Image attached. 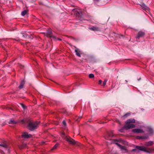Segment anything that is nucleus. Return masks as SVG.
I'll return each instance as SVG.
<instances>
[{"label":"nucleus","mask_w":154,"mask_h":154,"mask_svg":"<svg viewBox=\"0 0 154 154\" xmlns=\"http://www.w3.org/2000/svg\"><path fill=\"white\" fill-rule=\"evenodd\" d=\"M62 124L63 125L65 126L64 127L65 128H66V122L65 121V120L63 121L62 122Z\"/></svg>","instance_id":"bb28decb"},{"label":"nucleus","mask_w":154,"mask_h":154,"mask_svg":"<svg viewBox=\"0 0 154 154\" xmlns=\"http://www.w3.org/2000/svg\"><path fill=\"white\" fill-rule=\"evenodd\" d=\"M23 36L25 38H27L28 37V36L27 34L24 33H23Z\"/></svg>","instance_id":"7c9ffc66"},{"label":"nucleus","mask_w":154,"mask_h":154,"mask_svg":"<svg viewBox=\"0 0 154 154\" xmlns=\"http://www.w3.org/2000/svg\"><path fill=\"white\" fill-rule=\"evenodd\" d=\"M135 122V120L134 119H130L127 120L126 122L128 123H134Z\"/></svg>","instance_id":"dca6fc26"},{"label":"nucleus","mask_w":154,"mask_h":154,"mask_svg":"<svg viewBox=\"0 0 154 154\" xmlns=\"http://www.w3.org/2000/svg\"><path fill=\"white\" fill-rule=\"evenodd\" d=\"M105 138L106 139H108L106 137V136H105Z\"/></svg>","instance_id":"a19ab883"},{"label":"nucleus","mask_w":154,"mask_h":154,"mask_svg":"<svg viewBox=\"0 0 154 154\" xmlns=\"http://www.w3.org/2000/svg\"><path fill=\"white\" fill-rule=\"evenodd\" d=\"M82 117V116L79 117L77 119H76V121L78 122H79L80 121Z\"/></svg>","instance_id":"c85d7f7f"},{"label":"nucleus","mask_w":154,"mask_h":154,"mask_svg":"<svg viewBox=\"0 0 154 154\" xmlns=\"http://www.w3.org/2000/svg\"><path fill=\"white\" fill-rule=\"evenodd\" d=\"M89 77L90 78H92L94 77V75L93 74L91 73L89 75Z\"/></svg>","instance_id":"a878e982"},{"label":"nucleus","mask_w":154,"mask_h":154,"mask_svg":"<svg viewBox=\"0 0 154 154\" xmlns=\"http://www.w3.org/2000/svg\"><path fill=\"white\" fill-rule=\"evenodd\" d=\"M106 135H107V137H112L114 135L113 131H110L107 132Z\"/></svg>","instance_id":"f8f14e48"},{"label":"nucleus","mask_w":154,"mask_h":154,"mask_svg":"<svg viewBox=\"0 0 154 154\" xmlns=\"http://www.w3.org/2000/svg\"><path fill=\"white\" fill-rule=\"evenodd\" d=\"M136 149L140 150L145 151L147 152H150L153 151V150L150 148H147L148 150H146V148L143 146H136Z\"/></svg>","instance_id":"f03ea898"},{"label":"nucleus","mask_w":154,"mask_h":154,"mask_svg":"<svg viewBox=\"0 0 154 154\" xmlns=\"http://www.w3.org/2000/svg\"><path fill=\"white\" fill-rule=\"evenodd\" d=\"M121 36L122 37H123V35H121Z\"/></svg>","instance_id":"37998d69"},{"label":"nucleus","mask_w":154,"mask_h":154,"mask_svg":"<svg viewBox=\"0 0 154 154\" xmlns=\"http://www.w3.org/2000/svg\"><path fill=\"white\" fill-rule=\"evenodd\" d=\"M75 51L76 53V54L77 56H78L79 57H81V55L79 52L78 51V50L77 49H75Z\"/></svg>","instance_id":"5701e85b"},{"label":"nucleus","mask_w":154,"mask_h":154,"mask_svg":"<svg viewBox=\"0 0 154 154\" xmlns=\"http://www.w3.org/2000/svg\"><path fill=\"white\" fill-rule=\"evenodd\" d=\"M20 105L22 106V107L24 109H25L26 108V107L23 104V103H20Z\"/></svg>","instance_id":"cd10ccee"},{"label":"nucleus","mask_w":154,"mask_h":154,"mask_svg":"<svg viewBox=\"0 0 154 154\" xmlns=\"http://www.w3.org/2000/svg\"><path fill=\"white\" fill-rule=\"evenodd\" d=\"M107 81L106 80H105L103 82V86H105V85H106V82H107Z\"/></svg>","instance_id":"c756f323"},{"label":"nucleus","mask_w":154,"mask_h":154,"mask_svg":"<svg viewBox=\"0 0 154 154\" xmlns=\"http://www.w3.org/2000/svg\"><path fill=\"white\" fill-rule=\"evenodd\" d=\"M137 151L136 149H133L131 150V152H134Z\"/></svg>","instance_id":"e433bc0d"},{"label":"nucleus","mask_w":154,"mask_h":154,"mask_svg":"<svg viewBox=\"0 0 154 154\" xmlns=\"http://www.w3.org/2000/svg\"><path fill=\"white\" fill-rule=\"evenodd\" d=\"M119 130L120 132H123L124 131V130L123 128L119 129Z\"/></svg>","instance_id":"c9c22d12"},{"label":"nucleus","mask_w":154,"mask_h":154,"mask_svg":"<svg viewBox=\"0 0 154 154\" xmlns=\"http://www.w3.org/2000/svg\"><path fill=\"white\" fill-rule=\"evenodd\" d=\"M39 123V122H30L28 125L29 129L31 131H33L37 129Z\"/></svg>","instance_id":"f257e3e1"},{"label":"nucleus","mask_w":154,"mask_h":154,"mask_svg":"<svg viewBox=\"0 0 154 154\" xmlns=\"http://www.w3.org/2000/svg\"><path fill=\"white\" fill-rule=\"evenodd\" d=\"M61 135L63 137V136H65V133L64 132H62Z\"/></svg>","instance_id":"473e14b6"},{"label":"nucleus","mask_w":154,"mask_h":154,"mask_svg":"<svg viewBox=\"0 0 154 154\" xmlns=\"http://www.w3.org/2000/svg\"><path fill=\"white\" fill-rule=\"evenodd\" d=\"M46 36L47 37L51 38L54 39H56V37L53 35L52 30L50 29H48L47 30Z\"/></svg>","instance_id":"20e7f679"},{"label":"nucleus","mask_w":154,"mask_h":154,"mask_svg":"<svg viewBox=\"0 0 154 154\" xmlns=\"http://www.w3.org/2000/svg\"><path fill=\"white\" fill-rule=\"evenodd\" d=\"M131 114V113L130 112H128L125 114V115L122 116V118L123 119H125L126 118H127L128 116H130Z\"/></svg>","instance_id":"a211bd4d"},{"label":"nucleus","mask_w":154,"mask_h":154,"mask_svg":"<svg viewBox=\"0 0 154 154\" xmlns=\"http://www.w3.org/2000/svg\"><path fill=\"white\" fill-rule=\"evenodd\" d=\"M59 144L58 143H56L55 144V145L52 148L51 150H54V149H56L59 146Z\"/></svg>","instance_id":"412c9836"},{"label":"nucleus","mask_w":154,"mask_h":154,"mask_svg":"<svg viewBox=\"0 0 154 154\" xmlns=\"http://www.w3.org/2000/svg\"><path fill=\"white\" fill-rule=\"evenodd\" d=\"M20 122L22 123L23 124V123H24L25 122V120H24V119H22L21 120V121H20Z\"/></svg>","instance_id":"f704fd0d"},{"label":"nucleus","mask_w":154,"mask_h":154,"mask_svg":"<svg viewBox=\"0 0 154 154\" xmlns=\"http://www.w3.org/2000/svg\"><path fill=\"white\" fill-rule=\"evenodd\" d=\"M27 13V11L26 10H24L23 11H22L21 13V14L22 16L25 15Z\"/></svg>","instance_id":"393cba45"},{"label":"nucleus","mask_w":154,"mask_h":154,"mask_svg":"<svg viewBox=\"0 0 154 154\" xmlns=\"http://www.w3.org/2000/svg\"><path fill=\"white\" fill-rule=\"evenodd\" d=\"M140 6L143 10L146 11H149V8L146 6L144 4H141L140 5Z\"/></svg>","instance_id":"9b49d317"},{"label":"nucleus","mask_w":154,"mask_h":154,"mask_svg":"<svg viewBox=\"0 0 154 154\" xmlns=\"http://www.w3.org/2000/svg\"><path fill=\"white\" fill-rule=\"evenodd\" d=\"M149 131L150 132V133H152L153 132L151 128H149Z\"/></svg>","instance_id":"2f4dec72"},{"label":"nucleus","mask_w":154,"mask_h":154,"mask_svg":"<svg viewBox=\"0 0 154 154\" xmlns=\"http://www.w3.org/2000/svg\"><path fill=\"white\" fill-rule=\"evenodd\" d=\"M135 127V125L133 124H131L126 122V125L124 126V128L126 129L134 128Z\"/></svg>","instance_id":"39448f33"},{"label":"nucleus","mask_w":154,"mask_h":154,"mask_svg":"<svg viewBox=\"0 0 154 154\" xmlns=\"http://www.w3.org/2000/svg\"><path fill=\"white\" fill-rule=\"evenodd\" d=\"M25 82V80L24 79L21 82L20 85L19 86V88L20 89H22L23 88Z\"/></svg>","instance_id":"2eb2a0df"},{"label":"nucleus","mask_w":154,"mask_h":154,"mask_svg":"<svg viewBox=\"0 0 154 154\" xmlns=\"http://www.w3.org/2000/svg\"><path fill=\"white\" fill-rule=\"evenodd\" d=\"M0 146H2L5 148H7L8 147V146L6 144L3 143L2 144H0Z\"/></svg>","instance_id":"4be33fe9"},{"label":"nucleus","mask_w":154,"mask_h":154,"mask_svg":"<svg viewBox=\"0 0 154 154\" xmlns=\"http://www.w3.org/2000/svg\"><path fill=\"white\" fill-rule=\"evenodd\" d=\"M145 35V33L144 32L140 31H139L137 35L136 38L139 39L140 38L143 37Z\"/></svg>","instance_id":"6e6552de"},{"label":"nucleus","mask_w":154,"mask_h":154,"mask_svg":"<svg viewBox=\"0 0 154 154\" xmlns=\"http://www.w3.org/2000/svg\"><path fill=\"white\" fill-rule=\"evenodd\" d=\"M66 140L70 144L74 145L75 144V141L71 138L66 136L65 138Z\"/></svg>","instance_id":"0eeeda50"},{"label":"nucleus","mask_w":154,"mask_h":154,"mask_svg":"<svg viewBox=\"0 0 154 154\" xmlns=\"http://www.w3.org/2000/svg\"><path fill=\"white\" fill-rule=\"evenodd\" d=\"M62 112H63L64 113H65L68 115H69L70 114V113H69V112L68 113V112H67V111L66 109H63L62 111Z\"/></svg>","instance_id":"b1692460"},{"label":"nucleus","mask_w":154,"mask_h":154,"mask_svg":"<svg viewBox=\"0 0 154 154\" xmlns=\"http://www.w3.org/2000/svg\"><path fill=\"white\" fill-rule=\"evenodd\" d=\"M18 123L17 122L15 121L14 120H11L9 122L10 124H16Z\"/></svg>","instance_id":"aec40b11"},{"label":"nucleus","mask_w":154,"mask_h":154,"mask_svg":"<svg viewBox=\"0 0 154 154\" xmlns=\"http://www.w3.org/2000/svg\"><path fill=\"white\" fill-rule=\"evenodd\" d=\"M26 144L23 143L21 145L19 146V147L20 149H22L26 148Z\"/></svg>","instance_id":"6ab92c4d"},{"label":"nucleus","mask_w":154,"mask_h":154,"mask_svg":"<svg viewBox=\"0 0 154 154\" xmlns=\"http://www.w3.org/2000/svg\"><path fill=\"white\" fill-rule=\"evenodd\" d=\"M72 14H74L76 16L79 17H81L82 13L80 12V10L78 9H74L72 11Z\"/></svg>","instance_id":"7ed1b4c3"},{"label":"nucleus","mask_w":154,"mask_h":154,"mask_svg":"<svg viewBox=\"0 0 154 154\" xmlns=\"http://www.w3.org/2000/svg\"><path fill=\"white\" fill-rule=\"evenodd\" d=\"M57 39L58 40H60V41H61V39H60V38H56V39H55V40H56V39Z\"/></svg>","instance_id":"58836bf2"},{"label":"nucleus","mask_w":154,"mask_h":154,"mask_svg":"<svg viewBox=\"0 0 154 154\" xmlns=\"http://www.w3.org/2000/svg\"><path fill=\"white\" fill-rule=\"evenodd\" d=\"M99 0H94V3H96L97 2H98Z\"/></svg>","instance_id":"4c0bfd02"},{"label":"nucleus","mask_w":154,"mask_h":154,"mask_svg":"<svg viewBox=\"0 0 154 154\" xmlns=\"http://www.w3.org/2000/svg\"><path fill=\"white\" fill-rule=\"evenodd\" d=\"M2 43H1V41H0V47H1V46H2Z\"/></svg>","instance_id":"ea45409f"},{"label":"nucleus","mask_w":154,"mask_h":154,"mask_svg":"<svg viewBox=\"0 0 154 154\" xmlns=\"http://www.w3.org/2000/svg\"><path fill=\"white\" fill-rule=\"evenodd\" d=\"M89 29L92 31H99V28L97 27H95L94 26H92L91 27L89 28Z\"/></svg>","instance_id":"4468645a"},{"label":"nucleus","mask_w":154,"mask_h":154,"mask_svg":"<svg viewBox=\"0 0 154 154\" xmlns=\"http://www.w3.org/2000/svg\"><path fill=\"white\" fill-rule=\"evenodd\" d=\"M34 17L33 18V19H35V16H33Z\"/></svg>","instance_id":"79ce46f5"},{"label":"nucleus","mask_w":154,"mask_h":154,"mask_svg":"<svg viewBox=\"0 0 154 154\" xmlns=\"http://www.w3.org/2000/svg\"><path fill=\"white\" fill-rule=\"evenodd\" d=\"M149 137L148 135H145L143 136H137L136 137V138L138 140H140L142 139H148Z\"/></svg>","instance_id":"1a4fd4ad"},{"label":"nucleus","mask_w":154,"mask_h":154,"mask_svg":"<svg viewBox=\"0 0 154 154\" xmlns=\"http://www.w3.org/2000/svg\"><path fill=\"white\" fill-rule=\"evenodd\" d=\"M153 144V141H150L148 142H146L144 145L146 146H151Z\"/></svg>","instance_id":"ddd939ff"},{"label":"nucleus","mask_w":154,"mask_h":154,"mask_svg":"<svg viewBox=\"0 0 154 154\" xmlns=\"http://www.w3.org/2000/svg\"><path fill=\"white\" fill-rule=\"evenodd\" d=\"M22 138L25 139H28L32 137V135L30 134H29L28 133L25 132L23 133L21 135Z\"/></svg>","instance_id":"423d86ee"},{"label":"nucleus","mask_w":154,"mask_h":154,"mask_svg":"<svg viewBox=\"0 0 154 154\" xmlns=\"http://www.w3.org/2000/svg\"><path fill=\"white\" fill-rule=\"evenodd\" d=\"M102 83V81L101 80H100L98 81V84L99 85H100Z\"/></svg>","instance_id":"72a5a7b5"},{"label":"nucleus","mask_w":154,"mask_h":154,"mask_svg":"<svg viewBox=\"0 0 154 154\" xmlns=\"http://www.w3.org/2000/svg\"><path fill=\"white\" fill-rule=\"evenodd\" d=\"M132 131L134 133H141L144 132L143 130L140 129H134L132 130Z\"/></svg>","instance_id":"9d476101"},{"label":"nucleus","mask_w":154,"mask_h":154,"mask_svg":"<svg viewBox=\"0 0 154 154\" xmlns=\"http://www.w3.org/2000/svg\"><path fill=\"white\" fill-rule=\"evenodd\" d=\"M116 144L122 150H126V149L125 147L122 146L120 144L118 143H116Z\"/></svg>","instance_id":"f3484780"}]
</instances>
